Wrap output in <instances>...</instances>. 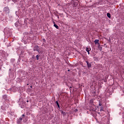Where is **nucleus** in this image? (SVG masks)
<instances>
[{"label":"nucleus","mask_w":124,"mask_h":124,"mask_svg":"<svg viewBox=\"0 0 124 124\" xmlns=\"http://www.w3.org/2000/svg\"><path fill=\"white\" fill-rule=\"evenodd\" d=\"M4 33L7 36H11V35H12V32H11V30L8 28H5L4 30Z\"/></svg>","instance_id":"nucleus-1"},{"label":"nucleus","mask_w":124,"mask_h":124,"mask_svg":"<svg viewBox=\"0 0 124 124\" xmlns=\"http://www.w3.org/2000/svg\"><path fill=\"white\" fill-rule=\"evenodd\" d=\"M9 108V103L8 102H5L3 103V106H1V109L3 110H5L6 109Z\"/></svg>","instance_id":"nucleus-2"},{"label":"nucleus","mask_w":124,"mask_h":124,"mask_svg":"<svg viewBox=\"0 0 124 124\" xmlns=\"http://www.w3.org/2000/svg\"><path fill=\"white\" fill-rule=\"evenodd\" d=\"M3 11L4 13H5L6 15L9 14V13H10V10L9 9V7H5L3 8Z\"/></svg>","instance_id":"nucleus-3"},{"label":"nucleus","mask_w":124,"mask_h":124,"mask_svg":"<svg viewBox=\"0 0 124 124\" xmlns=\"http://www.w3.org/2000/svg\"><path fill=\"white\" fill-rule=\"evenodd\" d=\"M9 91H10V92H13L14 93H16V92H17V87H14L12 88L9 89Z\"/></svg>","instance_id":"nucleus-4"},{"label":"nucleus","mask_w":124,"mask_h":124,"mask_svg":"<svg viewBox=\"0 0 124 124\" xmlns=\"http://www.w3.org/2000/svg\"><path fill=\"white\" fill-rule=\"evenodd\" d=\"M39 49V46L38 45H36L34 46L33 51H37Z\"/></svg>","instance_id":"nucleus-5"},{"label":"nucleus","mask_w":124,"mask_h":124,"mask_svg":"<svg viewBox=\"0 0 124 124\" xmlns=\"http://www.w3.org/2000/svg\"><path fill=\"white\" fill-rule=\"evenodd\" d=\"M86 62L87 63V67L88 68H91V67H92V64L90 63L88 61H86Z\"/></svg>","instance_id":"nucleus-6"},{"label":"nucleus","mask_w":124,"mask_h":124,"mask_svg":"<svg viewBox=\"0 0 124 124\" xmlns=\"http://www.w3.org/2000/svg\"><path fill=\"white\" fill-rule=\"evenodd\" d=\"M22 121H23V119H22V117H20L19 119L17 121V124H22Z\"/></svg>","instance_id":"nucleus-7"},{"label":"nucleus","mask_w":124,"mask_h":124,"mask_svg":"<svg viewBox=\"0 0 124 124\" xmlns=\"http://www.w3.org/2000/svg\"><path fill=\"white\" fill-rule=\"evenodd\" d=\"M19 25H20V23H19V21L18 20L15 23V26L17 28L19 26Z\"/></svg>","instance_id":"nucleus-8"},{"label":"nucleus","mask_w":124,"mask_h":124,"mask_svg":"<svg viewBox=\"0 0 124 124\" xmlns=\"http://www.w3.org/2000/svg\"><path fill=\"white\" fill-rule=\"evenodd\" d=\"M95 44H98L99 45V40L95 39L94 41Z\"/></svg>","instance_id":"nucleus-9"},{"label":"nucleus","mask_w":124,"mask_h":124,"mask_svg":"<svg viewBox=\"0 0 124 124\" xmlns=\"http://www.w3.org/2000/svg\"><path fill=\"white\" fill-rule=\"evenodd\" d=\"M86 51L87 52H88V55H90V51H91V48L90 49L88 47H86Z\"/></svg>","instance_id":"nucleus-10"},{"label":"nucleus","mask_w":124,"mask_h":124,"mask_svg":"<svg viewBox=\"0 0 124 124\" xmlns=\"http://www.w3.org/2000/svg\"><path fill=\"white\" fill-rule=\"evenodd\" d=\"M98 48L100 50V51H102V47H101L100 46V44H99L98 46Z\"/></svg>","instance_id":"nucleus-11"},{"label":"nucleus","mask_w":124,"mask_h":124,"mask_svg":"<svg viewBox=\"0 0 124 124\" xmlns=\"http://www.w3.org/2000/svg\"><path fill=\"white\" fill-rule=\"evenodd\" d=\"M3 98L4 99V100H7V95H3Z\"/></svg>","instance_id":"nucleus-12"},{"label":"nucleus","mask_w":124,"mask_h":124,"mask_svg":"<svg viewBox=\"0 0 124 124\" xmlns=\"http://www.w3.org/2000/svg\"><path fill=\"white\" fill-rule=\"evenodd\" d=\"M107 17H108V18H111V14L109 13H108L107 14Z\"/></svg>","instance_id":"nucleus-13"},{"label":"nucleus","mask_w":124,"mask_h":124,"mask_svg":"<svg viewBox=\"0 0 124 124\" xmlns=\"http://www.w3.org/2000/svg\"><path fill=\"white\" fill-rule=\"evenodd\" d=\"M56 104H57V105L58 108H59V109H60L61 107H60V104H59V102H58V101H56Z\"/></svg>","instance_id":"nucleus-14"},{"label":"nucleus","mask_w":124,"mask_h":124,"mask_svg":"<svg viewBox=\"0 0 124 124\" xmlns=\"http://www.w3.org/2000/svg\"><path fill=\"white\" fill-rule=\"evenodd\" d=\"M54 27H55V28H56V29H57V30L58 29H59V26H57V25L56 24L55 22H54Z\"/></svg>","instance_id":"nucleus-15"},{"label":"nucleus","mask_w":124,"mask_h":124,"mask_svg":"<svg viewBox=\"0 0 124 124\" xmlns=\"http://www.w3.org/2000/svg\"><path fill=\"white\" fill-rule=\"evenodd\" d=\"M11 62L12 63H15V59H12L11 60Z\"/></svg>","instance_id":"nucleus-16"},{"label":"nucleus","mask_w":124,"mask_h":124,"mask_svg":"<svg viewBox=\"0 0 124 124\" xmlns=\"http://www.w3.org/2000/svg\"><path fill=\"white\" fill-rule=\"evenodd\" d=\"M61 113L63 115V116H66V113L65 112L62 111Z\"/></svg>","instance_id":"nucleus-17"},{"label":"nucleus","mask_w":124,"mask_h":124,"mask_svg":"<svg viewBox=\"0 0 124 124\" xmlns=\"http://www.w3.org/2000/svg\"><path fill=\"white\" fill-rule=\"evenodd\" d=\"M3 20H4V18L1 16H0V21H3Z\"/></svg>","instance_id":"nucleus-18"},{"label":"nucleus","mask_w":124,"mask_h":124,"mask_svg":"<svg viewBox=\"0 0 124 124\" xmlns=\"http://www.w3.org/2000/svg\"><path fill=\"white\" fill-rule=\"evenodd\" d=\"M36 58L37 61H39V55H37L36 56Z\"/></svg>","instance_id":"nucleus-19"},{"label":"nucleus","mask_w":124,"mask_h":124,"mask_svg":"<svg viewBox=\"0 0 124 124\" xmlns=\"http://www.w3.org/2000/svg\"><path fill=\"white\" fill-rule=\"evenodd\" d=\"M97 4H98V2L94 3L92 5V6H93V7H94V6H95V5H97Z\"/></svg>","instance_id":"nucleus-20"},{"label":"nucleus","mask_w":124,"mask_h":124,"mask_svg":"<svg viewBox=\"0 0 124 124\" xmlns=\"http://www.w3.org/2000/svg\"><path fill=\"white\" fill-rule=\"evenodd\" d=\"M30 34H31V33H32V31H31L30 33L25 32V34H27V35H30Z\"/></svg>","instance_id":"nucleus-21"},{"label":"nucleus","mask_w":124,"mask_h":124,"mask_svg":"<svg viewBox=\"0 0 124 124\" xmlns=\"http://www.w3.org/2000/svg\"><path fill=\"white\" fill-rule=\"evenodd\" d=\"M103 109H104L103 107H100V112H102V111H104Z\"/></svg>","instance_id":"nucleus-22"},{"label":"nucleus","mask_w":124,"mask_h":124,"mask_svg":"<svg viewBox=\"0 0 124 124\" xmlns=\"http://www.w3.org/2000/svg\"><path fill=\"white\" fill-rule=\"evenodd\" d=\"M36 51H37V52H38V53H39V54H40L41 52H40V50H39V49L37 50H36Z\"/></svg>","instance_id":"nucleus-23"},{"label":"nucleus","mask_w":124,"mask_h":124,"mask_svg":"<svg viewBox=\"0 0 124 124\" xmlns=\"http://www.w3.org/2000/svg\"><path fill=\"white\" fill-rule=\"evenodd\" d=\"M31 59H35V56H34V55H32Z\"/></svg>","instance_id":"nucleus-24"},{"label":"nucleus","mask_w":124,"mask_h":124,"mask_svg":"<svg viewBox=\"0 0 124 124\" xmlns=\"http://www.w3.org/2000/svg\"><path fill=\"white\" fill-rule=\"evenodd\" d=\"M24 117H25V114H23L20 118H22V119H23L24 118Z\"/></svg>","instance_id":"nucleus-25"},{"label":"nucleus","mask_w":124,"mask_h":124,"mask_svg":"<svg viewBox=\"0 0 124 124\" xmlns=\"http://www.w3.org/2000/svg\"><path fill=\"white\" fill-rule=\"evenodd\" d=\"M43 42H46V40L45 39H43Z\"/></svg>","instance_id":"nucleus-26"},{"label":"nucleus","mask_w":124,"mask_h":124,"mask_svg":"<svg viewBox=\"0 0 124 124\" xmlns=\"http://www.w3.org/2000/svg\"><path fill=\"white\" fill-rule=\"evenodd\" d=\"M19 106H20L21 108H24V106H23V105H19Z\"/></svg>","instance_id":"nucleus-27"},{"label":"nucleus","mask_w":124,"mask_h":124,"mask_svg":"<svg viewBox=\"0 0 124 124\" xmlns=\"http://www.w3.org/2000/svg\"><path fill=\"white\" fill-rule=\"evenodd\" d=\"M14 2H16V0H12Z\"/></svg>","instance_id":"nucleus-28"},{"label":"nucleus","mask_w":124,"mask_h":124,"mask_svg":"<svg viewBox=\"0 0 124 124\" xmlns=\"http://www.w3.org/2000/svg\"><path fill=\"white\" fill-rule=\"evenodd\" d=\"M56 16H57V18L59 19V18H60V16H59V15H56Z\"/></svg>","instance_id":"nucleus-29"},{"label":"nucleus","mask_w":124,"mask_h":124,"mask_svg":"<svg viewBox=\"0 0 124 124\" xmlns=\"http://www.w3.org/2000/svg\"><path fill=\"white\" fill-rule=\"evenodd\" d=\"M101 105H102V104H100V103L99 104V106H101Z\"/></svg>","instance_id":"nucleus-30"},{"label":"nucleus","mask_w":124,"mask_h":124,"mask_svg":"<svg viewBox=\"0 0 124 124\" xmlns=\"http://www.w3.org/2000/svg\"><path fill=\"white\" fill-rule=\"evenodd\" d=\"M17 13H18V12H17V11H16V16H17Z\"/></svg>","instance_id":"nucleus-31"},{"label":"nucleus","mask_w":124,"mask_h":124,"mask_svg":"<svg viewBox=\"0 0 124 124\" xmlns=\"http://www.w3.org/2000/svg\"><path fill=\"white\" fill-rule=\"evenodd\" d=\"M123 119H124V113L123 114Z\"/></svg>","instance_id":"nucleus-32"},{"label":"nucleus","mask_w":124,"mask_h":124,"mask_svg":"<svg viewBox=\"0 0 124 124\" xmlns=\"http://www.w3.org/2000/svg\"><path fill=\"white\" fill-rule=\"evenodd\" d=\"M76 110H75V112H76V111H78V109H75Z\"/></svg>","instance_id":"nucleus-33"},{"label":"nucleus","mask_w":124,"mask_h":124,"mask_svg":"<svg viewBox=\"0 0 124 124\" xmlns=\"http://www.w3.org/2000/svg\"><path fill=\"white\" fill-rule=\"evenodd\" d=\"M3 124H8V123H3Z\"/></svg>","instance_id":"nucleus-34"},{"label":"nucleus","mask_w":124,"mask_h":124,"mask_svg":"<svg viewBox=\"0 0 124 124\" xmlns=\"http://www.w3.org/2000/svg\"><path fill=\"white\" fill-rule=\"evenodd\" d=\"M68 72L70 71V69H68Z\"/></svg>","instance_id":"nucleus-35"},{"label":"nucleus","mask_w":124,"mask_h":124,"mask_svg":"<svg viewBox=\"0 0 124 124\" xmlns=\"http://www.w3.org/2000/svg\"><path fill=\"white\" fill-rule=\"evenodd\" d=\"M31 88H32V86H31Z\"/></svg>","instance_id":"nucleus-36"},{"label":"nucleus","mask_w":124,"mask_h":124,"mask_svg":"<svg viewBox=\"0 0 124 124\" xmlns=\"http://www.w3.org/2000/svg\"><path fill=\"white\" fill-rule=\"evenodd\" d=\"M27 102H29V100H27Z\"/></svg>","instance_id":"nucleus-37"},{"label":"nucleus","mask_w":124,"mask_h":124,"mask_svg":"<svg viewBox=\"0 0 124 124\" xmlns=\"http://www.w3.org/2000/svg\"><path fill=\"white\" fill-rule=\"evenodd\" d=\"M98 114H100V113L98 112Z\"/></svg>","instance_id":"nucleus-38"},{"label":"nucleus","mask_w":124,"mask_h":124,"mask_svg":"<svg viewBox=\"0 0 124 124\" xmlns=\"http://www.w3.org/2000/svg\"><path fill=\"white\" fill-rule=\"evenodd\" d=\"M98 114H100V113L98 112Z\"/></svg>","instance_id":"nucleus-39"},{"label":"nucleus","mask_w":124,"mask_h":124,"mask_svg":"<svg viewBox=\"0 0 124 124\" xmlns=\"http://www.w3.org/2000/svg\"><path fill=\"white\" fill-rule=\"evenodd\" d=\"M98 114H100V113L98 112Z\"/></svg>","instance_id":"nucleus-40"},{"label":"nucleus","mask_w":124,"mask_h":124,"mask_svg":"<svg viewBox=\"0 0 124 124\" xmlns=\"http://www.w3.org/2000/svg\"><path fill=\"white\" fill-rule=\"evenodd\" d=\"M10 70H11L10 69Z\"/></svg>","instance_id":"nucleus-41"}]
</instances>
